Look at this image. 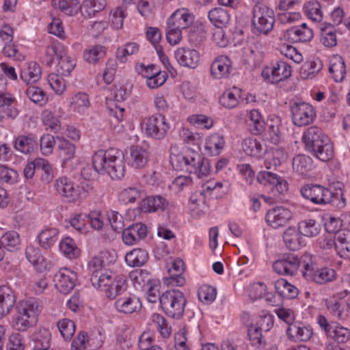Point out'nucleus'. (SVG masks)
<instances>
[{
    "instance_id": "34",
    "label": "nucleus",
    "mask_w": 350,
    "mask_h": 350,
    "mask_svg": "<svg viewBox=\"0 0 350 350\" xmlns=\"http://www.w3.org/2000/svg\"><path fill=\"white\" fill-rule=\"evenodd\" d=\"M275 289L280 297L284 299H294L298 295V289L284 279H280L275 282Z\"/></svg>"
},
{
    "instance_id": "27",
    "label": "nucleus",
    "mask_w": 350,
    "mask_h": 350,
    "mask_svg": "<svg viewBox=\"0 0 350 350\" xmlns=\"http://www.w3.org/2000/svg\"><path fill=\"white\" fill-rule=\"evenodd\" d=\"M55 187L59 195L70 200H77L79 198V187H75L74 183L66 177L58 178L55 183Z\"/></svg>"
},
{
    "instance_id": "56",
    "label": "nucleus",
    "mask_w": 350,
    "mask_h": 350,
    "mask_svg": "<svg viewBox=\"0 0 350 350\" xmlns=\"http://www.w3.org/2000/svg\"><path fill=\"white\" fill-rule=\"evenodd\" d=\"M152 322L157 325V329L163 338H168L171 334V327L167 320L159 314L152 315Z\"/></svg>"
},
{
    "instance_id": "21",
    "label": "nucleus",
    "mask_w": 350,
    "mask_h": 350,
    "mask_svg": "<svg viewBox=\"0 0 350 350\" xmlns=\"http://www.w3.org/2000/svg\"><path fill=\"white\" fill-rule=\"evenodd\" d=\"M231 70V60L224 55L216 57L211 66V75L216 79L228 77Z\"/></svg>"
},
{
    "instance_id": "43",
    "label": "nucleus",
    "mask_w": 350,
    "mask_h": 350,
    "mask_svg": "<svg viewBox=\"0 0 350 350\" xmlns=\"http://www.w3.org/2000/svg\"><path fill=\"white\" fill-rule=\"evenodd\" d=\"M106 0H85L81 5L82 12L89 17L94 16L106 7Z\"/></svg>"
},
{
    "instance_id": "29",
    "label": "nucleus",
    "mask_w": 350,
    "mask_h": 350,
    "mask_svg": "<svg viewBox=\"0 0 350 350\" xmlns=\"http://www.w3.org/2000/svg\"><path fill=\"white\" fill-rule=\"evenodd\" d=\"M128 164L135 168L141 169L145 167L148 160L147 151L138 146H132L129 149V156L127 157Z\"/></svg>"
},
{
    "instance_id": "50",
    "label": "nucleus",
    "mask_w": 350,
    "mask_h": 350,
    "mask_svg": "<svg viewBox=\"0 0 350 350\" xmlns=\"http://www.w3.org/2000/svg\"><path fill=\"white\" fill-rule=\"evenodd\" d=\"M26 94L32 102L40 105H43L47 100L44 91L38 86H29L26 90Z\"/></svg>"
},
{
    "instance_id": "20",
    "label": "nucleus",
    "mask_w": 350,
    "mask_h": 350,
    "mask_svg": "<svg viewBox=\"0 0 350 350\" xmlns=\"http://www.w3.org/2000/svg\"><path fill=\"white\" fill-rule=\"evenodd\" d=\"M174 55L180 65L190 68H196L200 61V54L195 49L179 48Z\"/></svg>"
},
{
    "instance_id": "57",
    "label": "nucleus",
    "mask_w": 350,
    "mask_h": 350,
    "mask_svg": "<svg viewBox=\"0 0 350 350\" xmlns=\"http://www.w3.org/2000/svg\"><path fill=\"white\" fill-rule=\"evenodd\" d=\"M225 144L224 138L219 134L211 135L206 144V148L212 151L213 154H218L224 148Z\"/></svg>"
},
{
    "instance_id": "6",
    "label": "nucleus",
    "mask_w": 350,
    "mask_h": 350,
    "mask_svg": "<svg viewBox=\"0 0 350 350\" xmlns=\"http://www.w3.org/2000/svg\"><path fill=\"white\" fill-rule=\"evenodd\" d=\"M90 281L94 288L104 292L105 296L111 299H115L117 295L125 292L127 288L125 280L115 279L114 274L109 269L91 276Z\"/></svg>"
},
{
    "instance_id": "16",
    "label": "nucleus",
    "mask_w": 350,
    "mask_h": 350,
    "mask_svg": "<svg viewBox=\"0 0 350 350\" xmlns=\"http://www.w3.org/2000/svg\"><path fill=\"white\" fill-rule=\"evenodd\" d=\"M291 67L283 61H278L271 69L267 68L262 70V76L271 83H277L289 78L291 75Z\"/></svg>"
},
{
    "instance_id": "13",
    "label": "nucleus",
    "mask_w": 350,
    "mask_h": 350,
    "mask_svg": "<svg viewBox=\"0 0 350 350\" xmlns=\"http://www.w3.org/2000/svg\"><path fill=\"white\" fill-rule=\"evenodd\" d=\"M257 180L264 185H272V192L274 196H276V193L278 195H284L288 191L287 181L276 174L262 171L258 173Z\"/></svg>"
},
{
    "instance_id": "58",
    "label": "nucleus",
    "mask_w": 350,
    "mask_h": 350,
    "mask_svg": "<svg viewBox=\"0 0 350 350\" xmlns=\"http://www.w3.org/2000/svg\"><path fill=\"white\" fill-rule=\"evenodd\" d=\"M42 120L44 124L49 126L51 131L57 132L59 130L60 121L57 117L54 116L51 111L44 109L42 113Z\"/></svg>"
},
{
    "instance_id": "49",
    "label": "nucleus",
    "mask_w": 350,
    "mask_h": 350,
    "mask_svg": "<svg viewBox=\"0 0 350 350\" xmlns=\"http://www.w3.org/2000/svg\"><path fill=\"white\" fill-rule=\"evenodd\" d=\"M232 90H227L223 93L219 98V103L221 105L226 108H234L238 105V96L239 90L234 88Z\"/></svg>"
},
{
    "instance_id": "28",
    "label": "nucleus",
    "mask_w": 350,
    "mask_h": 350,
    "mask_svg": "<svg viewBox=\"0 0 350 350\" xmlns=\"http://www.w3.org/2000/svg\"><path fill=\"white\" fill-rule=\"evenodd\" d=\"M42 70L35 62L24 64L20 72V79L27 85L36 83L41 78Z\"/></svg>"
},
{
    "instance_id": "48",
    "label": "nucleus",
    "mask_w": 350,
    "mask_h": 350,
    "mask_svg": "<svg viewBox=\"0 0 350 350\" xmlns=\"http://www.w3.org/2000/svg\"><path fill=\"white\" fill-rule=\"evenodd\" d=\"M59 249L65 256L70 259L77 258L79 254V250L70 237H66L62 240L59 243Z\"/></svg>"
},
{
    "instance_id": "24",
    "label": "nucleus",
    "mask_w": 350,
    "mask_h": 350,
    "mask_svg": "<svg viewBox=\"0 0 350 350\" xmlns=\"http://www.w3.org/2000/svg\"><path fill=\"white\" fill-rule=\"evenodd\" d=\"M308 275L315 283L323 284L336 280V272L334 269L322 267L314 269L308 265Z\"/></svg>"
},
{
    "instance_id": "15",
    "label": "nucleus",
    "mask_w": 350,
    "mask_h": 350,
    "mask_svg": "<svg viewBox=\"0 0 350 350\" xmlns=\"http://www.w3.org/2000/svg\"><path fill=\"white\" fill-rule=\"evenodd\" d=\"M299 265L300 260L297 256L288 254L275 260L273 264V269L279 275H293L296 273Z\"/></svg>"
},
{
    "instance_id": "35",
    "label": "nucleus",
    "mask_w": 350,
    "mask_h": 350,
    "mask_svg": "<svg viewBox=\"0 0 350 350\" xmlns=\"http://www.w3.org/2000/svg\"><path fill=\"white\" fill-rule=\"evenodd\" d=\"M208 18L215 27L222 29L228 24L230 16L226 10L215 8L208 12Z\"/></svg>"
},
{
    "instance_id": "23",
    "label": "nucleus",
    "mask_w": 350,
    "mask_h": 350,
    "mask_svg": "<svg viewBox=\"0 0 350 350\" xmlns=\"http://www.w3.org/2000/svg\"><path fill=\"white\" fill-rule=\"evenodd\" d=\"M169 202L161 196H150L144 198L140 203V208L145 213H153L165 211Z\"/></svg>"
},
{
    "instance_id": "53",
    "label": "nucleus",
    "mask_w": 350,
    "mask_h": 350,
    "mask_svg": "<svg viewBox=\"0 0 350 350\" xmlns=\"http://www.w3.org/2000/svg\"><path fill=\"white\" fill-rule=\"evenodd\" d=\"M146 84L151 89H155L161 86L166 81L167 75L165 72L154 71L151 75H145Z\"/></svg>"
},
{
    "instance_id": "47",
    "label": "nucleus",
    "mask_w": 350,
    "mask_h": 350,
    "mask_svg": "<svg viewBox=\"0 0 350 350\" xmlns=\"http://www.w3.org/2000/svg\"><path fill=\"white\" fill-rule=\"evenodd\" d=\"M35 345L33 350H49L51 334L47 329L39 331L33 336Z\"/></svg>"
},
{
    "instance_id": "54",
    "label": "nucleus",
    "mask_w": 350,
    "mask_h": 350,
    "mask_svg": "<svg viewBox=\"0 0 350 350\" xmlns=\"http://www.w3.org/2000/svg\"><path fill=\"white\" fill-rule=\"evenodd\" d=\"M57 327L61 335L65 340L71 339L75 332L74 322L68 319H63L58 321Z\"/></svg>"
},
{
    "instance_id": "55",
    "label": "nucleus",
    "mask_w": 350,
    "mask_h": 350,
    "mask_svg": "<svg viewBox=\"0 0 350 350\" xmlns=\"http://www.w3.org/2000/svg\"><path fill=\"white\" fill-rule=\"evenodd\" d=\"M38 170H41V180L44 183H49L53 179L52 167L48 161L37 159Z\"/></svg>"
},
{
    "instance_id": "9",
    "label": "nucleus",
    "mask_w": 350,
    "mask_h": 350,
    "mask_svg": "<svg viewBox=\"0 0 350 350\" xmlns=\"http://www.w3.org/2000/svg\"><path fill=\"white\" fill-rule=\"evenodd\" d=\"M306 221H301L297 227L291 226L283 233V240L287 248L298 250L306 245Z\"/></svg>"
},
{
    "instance_id": "38",
    "label": "nucleus",
    "mask_w": 350,
    "mask_h": 350,
    "mask_svg": "<svg viewBox=\"0 0 350 350\" xmlns=\"http://www.w3.org/2000/svg\"><path fill=\"white\" fill-rule=\"evenodd\" d=\"M20 243L19 234L16 231L7 232L0 239V245L3 247L4 252L5 250L10 252L17 250Z\"/></svg>"
},
{
    "instance_id": "33",
    "label": "nucleus",
    "mask_w": 350,
    "mask_h": 350,
    "mask_svg": "<svg viewBox=\"0 0 350 350\" xmlns=\"http://www.w3.org/2000/svg\"><path fill=\"white\" fill-rule=\"evenodd\" d=\"M148 259V252L141 248H135L128 252L125 256V261L131 267H141Z\"/></svg>"
},
{
    "instance_id": "1",
    "label": "nucleus",
    "mask_w": 350,
    "mask_h": 350,
    "mask_svg": "<svg viewBox=\"0 0 350 350\" xmlns=\"http://www.w3.org/2000/svg\"><path fill=\"white\" fill-rule=\"evenodd\" d=\"M92 167L94 174L90 173L92 171L90 167H83L81 170L85 179L94 178L96 174H108L113 180H120L126 172L124 152L116 148L98 150L92 157Z\"/></svg>"
},
{
    "instance_id": "32",
    "label": "nucleus",
    "mask_w": 350,
    "mask_h": 350,
    "mask_svg": "<svg viewBox=\"0 0 350 350\" xmlns=\"http://www.w3.org/2000/svg\"><path fill=\"white\" fill-rule=\"evenodd\" d=\"M337 293L326 301V306L329 313L338 320H345L349 317V310L338 301Z\"/></svg>"
},
{
    "instance_id": "51",
    "label": "nucleus",
    "mask_w": 350,
    "mask_h": 350,
    "mask_svg": "<svg viewBox=\"0 0 350 350\" xmlns=\"http://www.w3.org/2000/svg\"><path fill=\"white\" fill-rule=\"evenodd\" d=\"M242 148L246 154L250 156H257L262 150L260 142L256 139L247 138L242 142Z\"/></svg>"
},
{
    "instance_id": "7",
    "label": "nucleus",
    "mask_w": 350,
    "mask_h": 350,
    "mask_svg": "<svg viewBox=\"0 0 350 350\" xmlns=\"http://www.w3.org/2000/svg\"><path fill=\"white\" fill-rule=\"evenodd\" d=\"M163 312L169 317L180 319L185 313L186 297L179 290H170L163 293L159 298Z\"/></svg>"
},
{
    "instance_id": "3",
    "label": "nucleus",
    "mask_w": 350,
    "mask_h": 350,
    "mask_svg": "<svg viewBox=\"0 0 350 350\" xmlns=\"http://www.w3.org/2000/svg\"><path fill=\"white\" fill-rule=\"evenodd\" d=\"M308 199L317 204H332L338 208H342L346 205L344 198L343 185L336 183L327 189L320 185H313L308 187Z\"/></svg>"
},
{
    "instance_id": "26",
    "label": "nucleus",
    "mask_w": 350,
    "mask_h": 350,
    "mask_svg": "<svg viewBox=\"0 0 350 350\" xmlns=\"http://www.w3.org/2000/svg\"><path fill=\"white\" fill-rule=\"evenodd\" d=\"M15 302L16 296L11 288L0 286V319L10 312Z\"/></svg>"
},
{
    "instance_id": "31",
    "label": "nucleus",
    "mask_w": 350,
    "mask_h": 350,
    "mask_svg": "<svg viewBox=\"0 0 350 350\" xmlns=\"http://www.w3.org/2000/svg\"><path fill=\"white\" fill-rule=\"evenodd\" d=\"M36 146L37 138L33 134L19 135L15 139L14 142V148L17 151L25 154L32 152Z\"/></svg>"
},
{
    "instance_id": "52",
    "label": "nucleus",
    "mask_w": 350,
    "mask_h": 350,
    "mask_svg": "<svg viewBox=\"0 0 350 350\" xmlns=\"http://www.w3.org/2000/svg\"><path fill=\"white\" fill-rule=\"evenodd\" d=\"M262 327L261 326L252 325L248 328V336L251 343L257 348H262L265 345V341L262 335Z\"/></svg>"
},
{
    "instance_id": "19",
    "label": "nucleus",
    "mask_w": 350,
    "mask_h": 350,
    "mask_svg": "<svg viewBox=\"0 0 350 350\" xmlns=\"http://www.w3.org/2000/svg\"><path fill=\"white\" fill-rule=\"evenodd\" d=\"M308 18L315 25V28H308V31L310 33V36H308V40H309L313 38L314 31H323L326 29L325 23H322L323 14L319 3L312 1L308 3Z\"/></svg>"
},
{
    "instance_id": "22",
    "label": "nucleus",
    "mask_w": 350,
    "mask_h": 350,
    "mask_svg": "<svg viewBox=\"0 0 350 350\" xmlns=\"http://www.w3.org/2000/svg\"><path fill=\"white\" fill-rule=\"evenodd\" d=\"M193 16L185 9L176 10L167 19V25L180 30L188 28L193 22Z\"/></svg>"
},
{
    "instance_id": "39",
    "label": "nucleus",
    "mask_w": 350,
    "mask_h": 350,
    "mask_svg": "<svg viewBox=\"0 0 350 350\" xmlns=\"http://www.w3.org/2000/svg\"><path fill=\"white\" fill-rule=\"evenodd\" d=\"M58 230L56 228H46L38 236L40 245L44 249L51 248L57 241Z\"/></svg>"
},
{
    "instance_id": "64",
    "label": "nucleus",
    "mask_w": 350,
    "mask_h": 350,
    "mask_svg": "<svg viewBox=\"0 0 350 350\" xmlns=\"http://www.w3.org/2000/svg\"><path fill=\"white\" fill-rule=\"evenodd\" d=\"M126 9L123 6L117 8L109 16V20L114 28L119 29L123 26L124 19L126 16Z\"/></svg>"
},
{
    "instance_id": "45",
    "label": "nucleus",
    "mask_w": 350,
    "mask_h": 350,
    "mask_svg": "<svg viewBox=\"0 0 350 350\" xmlns=\"http://www.w3.org/2000/svg\"><path fill=\"white\" fill-rule=\"evenodd\" d=\"M288 158V154L284 148H277L271 150L270 158L266 159L265 165L267 169H270L271 166L276 167L284 163Z\"/></svg>"
},
{
    "instance_id": "18",
    "label": "nucleus",
    "mask_w": 350,
    "mask_h": 350,
    "mask_svg": "<svg viewBox=\"0 0 350 350\" xmlns=\"http://www.w3.org/2000/svg\"><path fill=\"white\" fill-rule=\"evenodd\" d=\"M115 260V256H111L109 251L101 252L88 263V271L91 273V276L108 270L106 267Z\"/></svg>"
},
{
    "instance_id": "17",
    "label": "nucleus",
    "mask_w": 350,
    "mask_h": 350,
    "mask_svg": "<svg viewBox=\"0 0 350 350\" xmlns=\"http://www.w3.org/2000/svg\"><path fill=\"white\" fill-rule=\"evenodd\" d=\"M292 213L283 206H278L269 210L266 215L267 222L273 228L284 226L291 219Z\"/></svg>"
},
{
    "instance_id": "4",
    "label": "nucleus",
    "mask_w": 350,
    "mask_h": 350,
    "mask_svg": "<svg viewBox=\"0 0 350 350\" xmlns=\"http://www.w3.org/2000/svg\"><path fill=\"white\" fill-rule=\"evenodd\" d=\"M57 60V72L61 76L68 75L74 69L75 59L66 55L64 46L58 42H53L46 48L44 62L46 65L51 66Z\"/></svg>"
},
{
    "instance_id": "25",
    "label": "nucleus",
    "mask_w": 350,
    "mask_h": 350,
    "mask_svg": "<svg viewBox=\"0 0 350 350\" xmlns=\"http://www.w3.org/2000/svg\"><path fill=\"white\" fill-rule=\"evenodd\" d=\"M334 247L337 254L345 259L350 260V231L340 230L335 235Z\"/></svg>"
},
{
    "instance_id": "60",
    "label": "nucleus",
    "mask_w": 350,
    "mask_h": 350,
    "mask_svg": "<svg viewBox=\"0 0 350 350\" xmlns=\"http://www.w3.org/2000/svg\"><path fill=\"white\" fill-rule=\"evenodd\" d=\"M18 173L16 170L0 164V183L13 184L17 180Z\"/></svg>"
},
{
    "instance_id": "41",
    "label": "nucleus",
    "mask_w": 350,
    "mask_h": 350,
    "mask_svg": "<svg viewBox=\"0 0 350 350\" xmlns=\"http://www.w3.org/2000/svg\"><path fill=\"white\" fill-rule=\"evenodd\" d=\"M293 124L297 126L306 125V104L304 102L295 103L291 107Z\"/></svg>"
},
{
    "instance_id": "30",
    "label": "nucleus",
    "mask_w": 350,
    "mask_h": 350,
    "mask_svg": "<svg viewBox=\"0 0 350 350\" xmlns=\"http://www.w3.org/2000/svg\"><path fill=\"white\" fill-rule=\"evenodd\" d=\"M329 72L336 82H341L346 75V66L342 57L334 55L329 58Z\"/></svg>"
},
{
    "instance_id": "12",
    "label": "nucleus",
    "mask_w": 350,
    "mask_h": 350,
    "mask_svg": "<svg viewBox=\"0 0 350 350\" xmlns=\"http://www.w3.org/2000/svg\"><path fill=\"white\" fill-rule=\"evenodd\" d=\"M114 306L121 313L132 314L140 310L142 303L139 299L133 294L120 293L117 295Z\"/></svg>"
},
{
    "instance_id": "44",
    "label": "nucleus",
    "mask_w": 350,
    "mask_h": 350,
    "mask_svg": "<svg viewBox=\"0 0 350 350\" xmlns=\"http://www.w3.org/2000/svg\"><path fill=\"white\" fill-rule=\"evenodd\" d=\"M90 105L89 96L84 92H78L72 97L70 107L75 111L83 113Z\"/></svg>"
},
{
    "instance_id": "62",
    "label": "nucleus",
    "mask_w": 350,
    "mask_h": 350,
    "mask_svg": "<svg viewBox=\"0 0 350 350\" xmlns=\"http://www.w3.org/2000/svg\"><path fill=\"white\" fill-rule=\"evenodd\" d=\"M281 54L292 59L295 63H300L303 61V56L296 48L289 44H283L280 48Z\"/></svg>"
},
{
    "instance_id": "42",
    "label": "nucleus",
    "mask_w": 350,
    "mask_h": 350,
    "mask_svg": "<svg viewBox=\"0 0 350 350\" xmlns=\"http://www.w3.org/2000/svg\"><path fill=\"white\" fill-rule=\"evenodd\" d=\"M52 3L55 8L69 16L77 14L81 8L79 0H53Z\"/></svg>"
},
{
    "instance_id": "63",
    "label": "nucleus",
    "mask_w": 350,
    "mask_h": 350,
    "mask_svg": "<svg viewBox=\"0 0 350 350\" xmlns=\"http://www.w3.org/2000/svg\"><path fill=\"white\" fill-rule=\"evenodd\" d=\"M48 82L51 88L57 94H62L66 88L65 81L60 75L50 74L48 77Z\"/></svg>"
},
{
    "instance_id": "59",
    "label": "nucleus",
    "mask_w": 350,
    "mask_h": 350,
    "mask_svg": "<svg viewBox=\"0 0 350 350\" xmlns=\"http://www.w3.org/2000/svg\"><path fill=\"white\" fill-rule=\"evenodd\" d=\"M217 291L208 285L202 286L198 291L199 299L207 304L212 303L216 298Z\"/></svg>"
},
{
    "instance_id": "46",
    "label": "nucleus",
    "mask_w": 350,
    "mask_h": 350,
    "mask_svg": "<svg viewBox=\"0 0 350 350\" xmlns=\"http://www.w3.org/2000/svg\"><path fill=\"white\" fill-rule=\"evenodd\" d=\"M58 148L61 150L60 155L64 161L74 158L75 154V146L63 137L57 136Z\"/></svg>"
},
{
    "instance_id": "8",
    "label": "nucleus",
    "mask_w": 350,
    "mask_h": 350,
    "mask_svg": "<svg viewBox=\"0 0 350 350\" xmlns=\"http://www.w3.org/2000/svg\"><path fill=\"white\" fill-rule=\"evenodd\" d=\"M252 31L256 34L267 35L273 27L274 13L262 3H257L252 9Z\"/></svg>"
},
{
    "instance_id": "37",
    "label": "nucleus",
    "mask_w": 350,
    "mask_h": 350,
    "mask_svg": "<svg viewBox=\"0 0 350 350\" xmlns=\"http://www.w3.org/2000/svg\"><path fill=\"white\" fill-rule=\"evenodd\" d=\"M106 55V48L102 45H95L83 52L84 60L92 64H96Z\"/></svg>"
},
{
    "instance_id": "36",
    "label": "nucleus",
    "mask_w": 350,
    "mask_h": 350,
    "mask_svg": "<svg viewBox=\"0 0 350 350\" xmlns=\"http://www.w3.org/2000/svg\"><path fill=\"white\" fill-rule=\"evenodd\" d=\"M25 255L29 262L39 271H42L46 268L44 259L38 247L31 245L28 246L26 248Z\"/></svg>"
},
{
    "instance_id": "10",
    "label": "nucleus",
    "mask_w": 350,
    "mask_h": 350,
    "mask_svg": "<svg viewBox=\"0 0 350 350\" xmlns=\"http://www.w3.org/2000/svg\"><path fill=\"white\" fill-rule=\"evenodd\" d=\"M143 126L146 135L155 139H163L170 129L166 118L161 114L145 118L143 121Z\"/></svg>"
},
{
    "instance_id": "5",
    "label": "nucleus",
    "mask_w": 350,
    "mask_h": 350,
    "mask_svg": "<svg viewBox=\"0 0 350 350\" xmlns=\"http://www.w3.org/2000/svg\"><path fill=\"white\" fill-rule=\"evenodd\" d=\"M42 306L35 298L23 300L17 306V314L14 319V327L18 331L24 332L37 322Z\"/></svg>"
},
{
    "instance_id": "40",
    "label": "nucleus",
    "mask_w": 350,
    "mask_h": 350,
    "mask_svg": "<svg viewBox=\"0 0 350 350\" xmlns=\"http://www.w3.org/2000/svg\"><path fill=\"white\" fill-rule=\"evenodd\" d=\"M143 194V191L137 187H129L122 189L119 195L118 200L124 204L134 203L139 199Z\"/></svg>"
},
{
    "instance_id": "14",
    "label": "nucleus",
    "mask_w": 350,
    "mask_h": 350,
    "mask_svg": "<svg viewBox=\"0 0 350 350\" xmlns=\"http://www.w3.org/2000/svg\"><path fill=\"white\" fill-rule=\"evenodd\" d=\"M56 288L63 294L70 293L75 286L77 273L67 268L60 269L53 278Z\"/></svg>"
},
{
    "instance_id": "2",
    "label": "nucleus",
    "mask_w": 350,
    "mask_h": 350,
    "mask_svg": "<svg viewBox=\"0 0 350 350\" xmlns=\"http://www.w3.org/2000/svg\"><path fill=\"white\" fill-rule=\"evenodd\" d=\"M308 151L322 162L329 161L334 157L333 142L317 127L308 129Z\"/></svg>"
},
{
    "instance_id": "11",
    "label": "nucleus",
    "mask_w": 350,
    "mask_h": 350,
    "mask_svg": "<svg viewBox=\"0 0 350 350\" xmlns=\"http://www.w3.org/2000/svg\"><path fill=\"white\" fill-rule=\"evenodd\" d=\"M317 320L327 338L338 343H345L350 339V330L348 328L338 323H328L327 319L323 315H319Z\"/></svg>"
},
{
    "instance_id": "61",
    "label": "nucleus",
    "mask_w": 350,
    "mask_h": 350,
    "mask_svg": "<svg viewBox=\"0 0 350 350\" xmlns=\"http://www.w3.org/2000/svg\"><path fill=\"white\" fill-rule=\"evenodd\" d=\"M107 217L110 223L111 228L116 232H120L123 230L124 221L121 214L114 211H109L107 213Z\"/></svg>"
}]
</instances>
